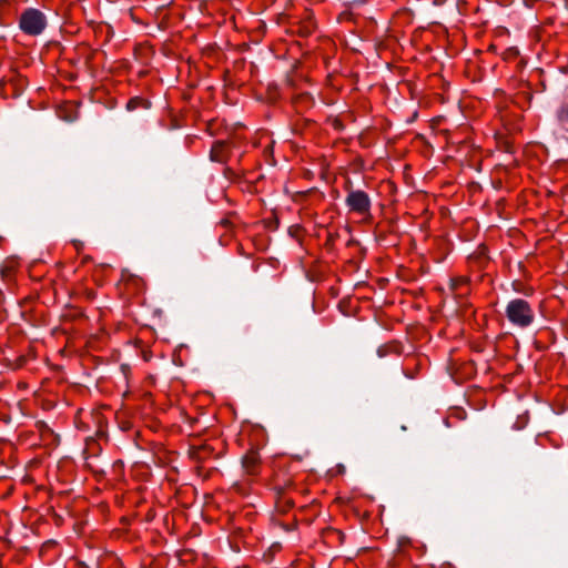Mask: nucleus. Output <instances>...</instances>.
I'll return each instance as SVG.
<instances>
[{
  "mask_svg": "<svg viewBox=\"0 0 568 568\" xmlns=\"http://www.w3.org/2000/svg\"><path fill=\"white\" fill-rule=\"evenodd\" d=\"M125 282L128 284H133L136 287L142 285V280L138 276H129V278Z\"/></svg>",
  "mask_w": 568,
  "mask_h": 568,
  "instance_id": "nucleus-8",
  "label": "nucleus"
},
{
  "mask_svg": "<svg viewBox=\"0 0 568 568\" xmlns=\"http://www.w3.org/2000/svg\"><path fill=\"white\" fill-rule=\"evenodd\" d=\"M230 156V148L224 141L213 143L210 151V159L213 162L225 163Z\"/></svg>",
  "mask_w": 568,
  "mask_h": 568,
  "instance_id": "nucleus-5",
  "label": "nucleus"
},
{
  "mask_svg": "<svg viewBox=\"0 0 568 568\" xmlns=\"http://www.w3.org/2000/svg\"><path fill=\"white\" fill-rule=\"evenodd\" d=\"M556 120L561 128L568 130V94L556 112Z\"/></svg>",
  "mask_w": 568,
  "mask_h": 568,
  "instance_id": "nucleus-6",
  "label": "nucleus"
},
{
  "mask_svg": "<svg viewBox=\"0 0 568 568\" xmlns=\"http://www.w3.org/2000/svg\"><path fill=\"white\" fill-rule=\"evenodd\" d=\"M47 27V18L42 11L36 8L26 9L19 18V28L24 34L37 37Z\"/></svg>",
  "mask_w": 568,
  "mask_h": 568,
  "instance_id": "nucleus-3",
  "label": "nucleus"
},
{
  "mask_svg": "<svg viewBox=\"0 0 568 568\" xmlns=\"http://www.w3.org/2000/svg\"><path fill=\"white\" fill-rule=\"evenodd\" d=\"M345 205L348 214H354L361 217V222H372V199L365 191L359 189H348L345 197Z\"/></svg>",
  "mask_w": 568,
  "mask_h": 568,
  "instance_id": "nucleus-1",
  "label": "nucleus"
},
{
  "mask_svg": "<svg viewBox=\"0 0 568 568\" xmlns=\"http://www.w3.org/2000/svg\"><path fill=\"white\" fill-rule=\"evenodd\" d=\"M6 243V239L0 234V247Z\"/></svg>",
  "mask_w": 568,
  "mask_h": 568,
  "instance_id": "nucleus-12",
  "label": "nucleus"
},
{
  "mask_svg": "<svg viewBox=\"0 0 568 568\" xmlns=\"http://www.w3.org/2000/svg\"><path fill=\"white\" fill-rule=\"evenodd\" d=\"M313 30H314V26H313V23H312V22H308V23L304 27L303 31H301V32H302V34H303V36H308V34H311V33L313 32Z\"/></svg>",
  "mask_w": 568,
  "mask_h": 568,
  "instance_id": "nucleus-9",
  "label": "nucleus"
},
{
  "mask_svg": "<svg viewBox=\"0 0 568 568\" xmlns=\"http://www.w3.org/2000/svg\"><path fill=\"white\" fill-rule=\"evenodd\" d=\"M242 467L248 476H256L261 469V456L255 449H250L242 458Z\"/></svg>",
  "mask_w": 568,
  "mask_h": 568,
  "instance_id": "nucleus-4",
  "label": "nucleus"
},
{
  "mask_svg": "<svg viewBox=\"0 0 568 568\" xmlns=\"http://www.w3.org/2000/svg\"><path fill=\"white\" fill-rule=\"evenodd\" d=\"M136 102L138 100L136 99H131L129 102H128V109L129 110H133L135 106H136Z\"/></svg>",
  "mask_w": 568,
  "mask_h": 568,
  "instance_id": "nucleus-10",
  "label": "nucleus"
},
{
  "mask_svg": "<svg viewBox=\"0 0 568 568\" xmlns=\"http://www.w3.org/2000/svg\"><path fill=\"white\" fill-rule=\"evenodd\" d=\"M18 267V263L16 260H7L0 266V273L3 280H9L13 276L16 270Z\"/></svg>",
  "mask_w": 568,
  "mask_h": 568,
  "instance_id": "nucleus-7",
  "label": "nucleus"
},
{
  "mask_svg": "<svg viewBox=\"0 0 568 568\" xmlns=\"http://www.w3.org/2000/svg\"><path fill=\"white\" fill-rule=\"evenodd\" d=\"M505 315L509 323L519 328L529 327L535 321V311L525 298H514L508 302Z\"/></svg>",
  "mask_w": 568,
  "mask_h": 568,
  "instance_id": "nucleus-2",
  "label": "nucleus"
},
{
  "mask_svg": "<svg viewBox=\"0 0 568 568\" xmlns=\"http://www.w3.org/2000/svg\"><path fill=\"white\" fill-rule=\"evenodd\" d=\"M206 449L205 446L199 447L197 450L194 453L197 458L201 457V453Z\"/></svg>",
  "mask_w": 568,
  "mask_h": 568,
  "instance_id": "nucleus-11",
  "label": "nucleus"
}]
</instances>
